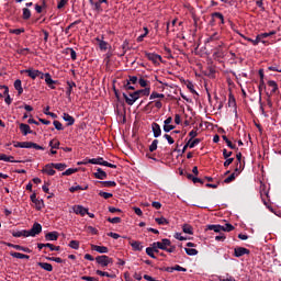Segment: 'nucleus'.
<instances>
[{
  "label": "nucleus",
  "instance_id": "774afa93",
  "mask_svg": "<svg viewBox=\"0 0 281 281\" xmlns=\"http://www.w3.org/2000/svg\"><path fill=\"white\" fill-rule=\"evenodd\" d=\"M81 280H86V281H98V278L94 277H88V276H82Z\"/></svg>",
  "mask_w": 281,
  "mask_h": 281
},
{
  "label": "nucleus",
  "instance_id": "79ce46f5",
  "mask_svg": "<svg viewBox=\"0 0 281 281\" xmlns=\"http://www.w3.org/2000/svg\"><path fill=\"white\" fill-rule=\"evenodd\" d=\"M184 251L188 256H198L199 255V250H196L194 248H184Z\"/></svg>",
  "mask_w": 281,
  "mask_h": 281
},
{
  "label": "nucleus",
  "instance_id": "f03ea898",
  "mask_svg": "<svg viewBox=\"0 0 281 281\" xmlns=\"http://www.w3.org/2000/svg\"><path fill=\"white\" fill-rule=\"evenodd\" d=\"M95 262L100 265V267H109L110 265H113V258L101 255L95 257Z\"/></svg>",
  "mask_w": 281,
  "mask_h": 281
},
{
  "label": "nucleus",
  "instance_id": "f8f14e48",
  "mask_svg": "<svg viewBox=\"0 0 281 281\" xmlns=\"http://www.w3.org/2000/svg\"><path fill=\"white\" fill-rule=\"evenodd\" d=\"M94 179H100L101 181H104V179H108L109 175L106 171H103L102 168H97V171L92 173Z\"/></svg>",
  "mask_w": 281,
  "mask_h": 281
},
{
  "label": "nucleus",
  "instance_id": "423d86ee",
  "mask_svg": "<svg viewBox=\"0 0 281 281\" xmlns=\"http://www.w3.org/2000/svg\"><path fill=\"white\" fill-rule=\"evenodd\" d=\"M146 58H148L151 63H154V65H159V63H162V58L161 55H157L155 53H148V52H144Z\"/></svg>",
  "mask_w": 281,
  "mask_h": 281
},
{
  "label": "nucleus",
  "instance_id": "f704fd0d",
  "mask_svg": "<svg viewBox=\"0 0 281 281\" xmlns=\"http://www.w3.org/2000/svg\"><path fill=\"white\" fill-rule=\"evenodd\" d=\"M155 222H156L158 225H170V222H169L166 217H164V216H161V217H156V218H155Z\"/></svg>",
  "mask_w": 281,
  "mask_h": 281
},
{
  "label": "nucleus",
  "instance_id": "6e6552de",
  "mask_svg": "<svg viewBox=\"0 0 281 281\" xmlns=\"http://www.w3.org/2000/svg\"><path fill=\"white\" fill-rule=\"evenodd\" d=\"M21 74H27L29 78H31L32 80H36L41 76V70L29 68L21 70Z\"/></svg>",
  "mask_w": 281,
  "mask_h": 281
},
{
  "label": "nucleus",
  "instance_id": "bb28decb",
  "mask_svg": "<svg viewBox=\"0 0 281 281\" xmlns=\"http://www.w3.org/2000/svg\"><path fill=\"white\" fill-rule=\"evenodd\" d=\"M130 245L134 249V251H142V249H144V246H142V241L132 240Z\"/></svg>",
  "mask_w": 281,
  "mask_h": 281
},
{
  "label": "nucleus",
  "instance_id": "473e14b6",
  "mask_svg": "<svg viewBox=\"0 0 281 281\" xmlns=\"http://www.w3.org/2000/svg\"><path fill=\"white\" fill-rule=\"evenodd\" d=\"M22 19L24 20V21H29V19H31V16H32V11H30V9H27V8H24V9H22Z\"/></svg>",
  "mask_w": 281,
  "mask_h": 281
},
{
  "label": "nucleus",
  "instance_id": "de8ad7c7",
  "mask_svg": "<svg viewBox=\"0 0 281 281\" xmlns=\"http://www.w3.org/2000/svg\"><path fill=\"white\" fill-rule=\"evenodd\" d=\"M53 166H54L55 170H59L60 172H63V170H65V168H67V165H65L63 162L54 164Z\"/></svg>",
  "mask_w": 281,
  "mask_h": 281
},
{
  "label": "nucleus",
  "instance_id": "c756f323",
  "mask_svg": "<svg viewBox=\"0 0 281 281\" xmlns=\"http://www.w3.org/2000/svg\"><path fill=\"white\" fill-rule=\"evenodd\" d=\"M32 142H15L14 148H31Z\"/></svg>",
  "mask_w": 281,
  "mask_h": 281
},
{
  "label": "nucleus",
  "instance_id": "8fccbe9b",
  "mask_svg": "<svg viewBox=\"0 0 281 281\" xmlns=\"http://www.w3.org/2000/svg\"><path fill=\"white\" fill-rule=\"evenodd\" d=\"M10 256H11L12 258H19L20 260H23V258H25V254L14 252V251H11V252H10Z\"/></svg>",
  "mask_w": 281,
  "mask_h": 281
},
{
  "label": "nucleus",
  "instance_id": "72a5a7b5",
  "mask_svg": "<svg viewBox=\"0 0 281 281\" xmlns=\"http://www.w3.org/2000/svg\"><path fill=\"white\" fill-rule=\"evenodd\" d=\"M97 276H101V278H111L112 280L115 278V274H111L109 272L102 271V270H97L95 271Z\"/></svg>",
  "mask_w": 281,
  "mask_h": 281
},
{
  "label": "nucleus",
  "instance_id": "a211bd4d",
  "mask_svg": "<svg viewBox=\"0 0 281 281\" xmlns=\"http://www.w3.org/2000/svg\"><path fill=\"white\" fill-rule=\"evenodd\" d=\"M102 3H109V0H98L92 4L94 12H102Z\"/></svg>",
  "mask_w": 281,
  "mask_h": 281
},
{
  "label": "nucleus",
  "instance_id": "412c9836",
  "mask_svg": "<svg viewBox=\"0 0 281 281\" xmlns=\"http://www.w3.org/2000/svg\"><path fill=\"white\" fill-rule=\"evenodd\" d=\"M63 120L65 122H67V126H74V124H76V119H74V116L69 115V113H64Z\"/></svg>",
  "mask_w": 281,
  "mask_h": 281
},
{
  "label": "nucleus",
  "instance_id": "7c9ffc66",
  "mask_svg": "<svg viewBox=\"0 0 281 281\" xmlns=\"http://www.w3.org/2000/svg\"><path fill=\"white\" fill-rule=\"evenodd\" d=\"M182 232L184 234H189L190 236H192L194 234V228H192V225H190V224H184L182 226Z\"/></svg>",
  "mask_w": 281,
  "mask_h": 281
},
{
  "label": "nucleus",
  "instance_id": "338daca9",
  "mask_svg": "<svg viewBox=\"0 0 281 281\" xmlns=\"http://www.w3.org/2000/svg\"><path fill=\"white\" fill-rule=\"evenodd\" d=\"M53 124H54L56 131H63L64 130L63 123H60L59 121H54Z\"/></svg>",
  "mask_w": 281,
  "mask_h": 281
},
{
  "label": "nucleus",
  "instance_id": "ea45409f",
  "mask_svg": "<svg viewBox=\"0 0 281 281\" xmlns=\"http://www.w3.org/2000/svg\"><path fill=\"white\" fill-rule=\"evenodd\" d=\"M78 190H89V186H85V187H82V186H76V187H71L70 189H69V192H78Z\"/></svg>",
  "mask_w": 281,
  "mask_h": 281
},
{
  "label": "nucleus",
  "instance_id": "e2e57ef3",
  "mask_svg": "<svg viewBox=\"0 0 281 281\" xmlns=\"http://www.w3.org/2000/svg\"><path fill=\"white\" fill-rule=\"evenodd\" d=\"M263 89H267V85H265V80H260L259 81V87H258V90H259V94L262 95V90Z\"/></svg>",
  "mask_w": 281,
  "mask_h": 281
},
{
  "label": "nucleus",
  "instance_id": "aec40b11",
  "mask_svg": "<svg viewBox=\"0 0 281 281\" xmlns=\"http://www.w3.org/2000/svg\"><path fill=\"white\" fill-rule=\"evenodd\" d=\"M92 251H98V254H109V248L106 246L91 245Z\"/></svg>",
  "mask_w": 281,
  "mask_h": 281
},
{
  "label": "nucleus",
  "instance_id": "393cba45",
  "mask_svg": "<svg viewBox=\"0 0 281 281\" xmlns=\"http://www.w3.org/2000/svg\"><path fill=\"white\" fill-rule=\"evenodd\" d=\"M211 16H212V23H214V19H218L221 21L222 25L225 24V16L223 15V13L214 12L211 14Z\"/></svg>",
  "mask_w": 281,
  "mask_h": 281
},
{
  "label": "nucleus",
  "instance_id": "5701e85b",
  "mask_svg": "<svg viewBox=\"0 0 281 281\" xmlns=\"http://www.w3.org/2000/svg\"><path fill=\"white\" fill-rule=\"evenodd\" d=\"M37 267H41V269H44V271H48V272L54 271V266H52V263L37 262Z\"/></svg>",
  "mask_w": 281,
  "mask_h": 281
},
{
  "label": "nucleus",
  "instance_id": "9d476101",
  "mask_svg": "<svg viewBox=\"0 0 281 281\" xmlns=\"http://www.w3.org/2000/svg\"><path fill=\"white\" fill-rule=\"evenodd\" d=\"M260 196H261L262 203L265 205H269V202L267 201V199H269V191H267L266 184L260 186Z\"/></svg>",
  "mask_w": 281,
  "mask_h": 281
},
{
  "label": "nucleus",
  "instance_id": "603ef678",
  "mask_svg": "<svg viewBox=\"0 0 281 281\" xmlns=\"http://www.w3.org/2000/svg\"><path fill=\"white\" fill-rule=\"evenodd\" d=\"M108 223H112L113 225H117V223H122V217H109Z\"/></svg>",
  "mask_w": 281,
  "mask_h": 281
},
{
  "label": "nucleus",
  "instance_id": "09e8293b",
  "mask_svg": "<svg viewBox=\"0 0 281 281\" xmlns=\"http://www.w3.org/2000/svg\"><path fill=\"white\" fill-rule=\"evenodd\" d=\"M159 144L158 139H154L153 143L149 146V153H155L157 150V145Z\"/></svg>",
  "mask_w": 281,
  "mask_h": 281
},
{
  "label": "nucleus",
  "instance_id": "6e6d98bb",
  "mask_svg": "<svg viewBox=\"0 0 281 281\" xmlns=\"http://www.w3.org/2000/svg\"><path fill=\"white\" fill-rule=\"evenodd\" d=\"M99 196H102L103 199H112L113 193H109V192H104V191H100L99 192Z\"/></svg>",
  "mask_w": 281,
  "mask_h": 281
},
{
  "label": "nucleus",
  "instance_id": "e433bc0d",
  "mask_svg": "<svg viewBox=\"0 0 281 281\" xmlns=\"http://www.w3.org/2000/svg\"><path fill=\"white\" fill-rule=\"evenodd\" d=\"M49 146L52 149L58 150L60 148V142L58 139H53L49 142Z\"/></svg>",
  "mask_w": 281,
  "mask_h": 281
},
{
  "label": "nucleus",
  "instance_id": "4d7b16f0",
  "mask_svg": "<svg viewBox=\"0 0 281 281\" xmlns=\"http://www.w3.org/2000/svg\"><path fill=\"white\" fill-rule=\"evenodd\" d=\"M232 181H236V172H233L229 177L224 180V183H232Z\"/></svg>",
  "mask_w": 281,
  "mask_h": 281
},
{
  "label": "nucleus",
  "instance_id": "69168bd1",
  "mask_svg": "<svg viewBox=\"0 0 281 281\" xmlns=\"http://www.w3.org/2000/svg\"><path fill=\"white\" fill-rule=\"evenodd\" d=\"M212 41H218V33H213V34L206 40V43H212Z\"/></svg>",
  "mask_w": 281,
  "mask_h": 281
},
{
  "label": "nucleus",
  "instance_id": "4468645a",
  "mask_svg": "<svg viewBox=\"0 0 281 281\" xmlns=\"http://www.w3.org/2000/svg\"><path fill=\"white\" fill-rule=\"evenodd\" d=\"M136 98H144V97H148L150 95V87H147L145 89H140V90H136L135 91V94H134Z\"/></svg>",
  "mask_w": 281,
  "mask_h": 281
},
{
  "label": "nucleus",
  "instance_id": "dca6fc26",
  "mask_svg": "<svg viewBox=\"0 0 281 281\" xmlns=\"http://www.w3.org/2000/svg\"><path fill=\"white\" fill-rule=\"evenodd\" d=\"M42 172H45L46 175H48L49 177H54V175H56V170H54V162L52 164H47Z\"/></svg>",
  "mask_w": 281,
  "mask_h": 281
},
{
  "label": "nucleus",
  "instance_id": "a19ab883",
  "mask_svg": "<svg viewBox=\"0 0 281 281\" xmlns=\"http://www.w3.org/2000/svg\"><path fill=\"white\" fill-rule=\"evenodd\" d=\"M14 249H16L18 251H24L25 254H32V249L27 247H23L21 245L14 246Z\"/></svg>",
  "mask_w": 281,
  "mask_h": 281
},
{
  "label": "nucleus",
  "instance_id": "58836bf2",
  "mask_svg": "<svg viewBox=\"0 0 281 281\" xmlns=\"http://www.w3.org/2000/svg\"><path fill=\"white\" fill-rule=\"evenodd\" d=\"M78 171V168H69L66 171H64L61 175L63 177H69L71 175H75V172Z\"/></svg>",
  "mask_w": 281,
  "mask_h": 281
},
{
  "label": "nucleus",
  "instance_id": "c9c22d12",
  "mask_svg": "<svg viewBox=\"0 0 281 281\" xmlns=\"http://www.w3.org/2000/svg\"><path fill=\"white\" fill-rule=\"evenodd\" d=\"M67 85H68V88L66 91V95L69 98L71 95V91H74V87H76V82L68 81Z\"/></svg>",
  "mask_w": 281,
  "mask_h": 281
},
{
  "label": "nucleus",
  "instance_id": "680f3d73",
  "mask_svg": "<svg viewBox=\"0 0 281 281\" xmlns=\"http://www.w3.org/2000/svg\"><path fill=\"white\" fill-rule=\"evenodd\" d=\"M67 54H70L71 60H76L77 54L74 48H67Z\"/></svg>",
  "mask_w": 281,
  "mask_h": 281
},
{
  "label": "nucleus",
  "instance_id": "2f4dec72",
  "mask_svg": "<svg viewBox=\"0 0 281 281\" xmlns=\"http://www.w3.org/2000/svg\"><path fill=\"white\" fill-rule=\"evenodd\" d=\"M14 89L18 90L19 95L23 93V86H22L21 79H16L14 81Z\"/></svg>",
  "mask_w": 281,
  "mask_h": 281
},
{
  "label": "nucleus",
  "instance_id": "4be33fe9",
  "mask_svg": "<svg viewBox=\"0 0 281 281\" xmlns=\"http://www.w3.org/2000/svg\"><path fill=\"white\" fill-rule=\"evenodd\" d=\"M0 161H8L10 164H19V161L14 160V156H8L5 154H0Z\"/></svg>",
  "mask_w": 281,
  "mask_h": 281
},
{
  "label": "nucleus",
  "instance_id": "49530a36",
  "mask_svg": "<svg viewBox=\"0 0 281 281\" xmlns=\"http://www.w3.org/2000/svg\"><path fill=\"white\" fill-rule=\"evenodd\" d=\"M99 48L101 52H106L109 49V43L103 41H100Z\"/></svg>",
  "mask_w": 281,
  "mask_h": 281
},
{
  "label": "nucleus",
  "instance_id": "0eeeda50",
  "mask_svg": "<svg viewBox=\"0 0 281 281\" xmlns=\"http://www.w3.org/2000/svg\"><path fill=\"white\" fill-rule=\"evenodd\" d=\"M170 245H172V241H170V239H168V238H165L161 241L153 243L151 247H158V249L166 251V247H170Z\"/></svg>",
  "mask_w": 281,
  "mask_h": 281
},
{
  "label": "nucleus",
  "instance_id": "052dcab7",
  "mask_svg": "<svg viewBox=\"0 0 281 281\" xmlns=\"http://www.w3.org/2000/svg\"><path fill=\"white\" fill-rule=\"evenodd\" d=\"M222 232H234V225L227 223L223 226Z\"/></svg>",
  "mask_w": 281,
  "mask_h": 281
},
{
  "label": "nucleus",
  "instance_id": "bf43d9fd",
  "mask_svg": "<svg viewBox=\"0 0 281 281\" xmlns=\"http://www.w3.org/2000/svg\"><path fill=\"white\" fill-rule=\"evenodd\" d=\"M138 85H140V87L145 88V89H148V85H149V81L144 79V78H140L138 79Z\"/></svg>",
  "mask_w": 281,
  "mask_h": 281
},
{
  "label": "nucleus",
  "instance_id": "3c124183",
  "mask_svg": "<svg viewBox=\"0 0 281 281\" xmlns=\"http://www.w3.org/2000/svg\"><path fill=\"white\" fill-rule=\"evenodd\" d=\"M71 249H80V241L71 240L68 245Z\"/></svg>",
  "mask_w": 281,
  "mask_h": 281
},
{
  "label": "nucleus",
  "instance_id": "0e129e2a",
  "mask_svg": "<svg viewBox=\"0 0 281 281\" xmlns=\"http://www.w3.org/2000/svg\"><path fill=\"white\" fill-rule=\"evenodd\" d=\"M87 233H88V234H92V236H97L98 231H97V228L93 227V226H88Z\"/></svg>",
  "mask_w": 281,
  "mask_h": 281
},
{
  "label": "nucleus",
  "instance_id": "7ed1b4c3",
  "mask_svg": "<svg viewBox=\"0 0 281 281\" xmlns=\"http://www.w3.org/2000/svg\"><path fill=\"white\" fill-rule=\"evenodd\" d=\"M123 98L126 102V104H128V106H133V104H135V102H137L138 97L135 95V91L134 92H123Z\"/></svg>",
  "mask_w": 281,
  "mask_h": 281
},
{
  "label": "nucleus",
  "instance_id": "ddd939ff",
  "mask_svg": "<svg viewBox=\"0 0 281 281\" xmlns=\"http://www.w3.org/2000/svg\"><path fill=\"white\" fill-rule=\"evenodd\" d=\"M45 82L49 89H56V86L54 85H58V81L52 79V75H49V72L45 74Z\"/></svg>",
  "mask_w": 281,
  "mask_h": 281
},
{
  "label": "nucleus",
  "instance_id": "f3484780",
  "mask_svg": "<svg viewBox=\"0 0 281 281\" xmlns=\"http://www.w3.org/2000/svg\"><path fill=\"white\" fill-rule=\"evenodd\" d=\"M268 87H271V93L269 94V92H267V97L271 98L273 95V93H278V82L273 81V80H269L268 81Z\"/></svg>",
  "mask_w": 281,
  "mask_h": 281
},
{
  "label": "nucleus",
  "instance_id": "864d4df0",
  "mask_svg": "<svg viewBox=\"0 0 281 281\" xmlns=\"http://www.w3.org/2000/svg\"><path fill=\"white\" fill-rule=\"evenodd\" d=\"M144 31H145V33L142 34V35H139V36L136 38L137 43H142V41H144V38H146V36H148V27H144Z\"/></svg>",
  "mask_w": 281,
  "mask_h": 281
},
{
  "label": "nucleus",
  "instance_id": "37998d69",
  "mask_svg": "<svg viewBox=\"0 0 281 281\" xmlns=\"http://www.w3.org/2000/svg\"><path fill=\"white\" fill-rule=\"evenodd\" d=\"M125 82H130V85H137L139 82V79L137 76H130L128 79L125 80Z\"/></svg>",
  "mask_w": 281,
  "mask_h": 281
},
{
  "label": "nucleus",
  "instance_id": "13d9d810",
  "mask_svg": "<svg viewBox=\"0 0 281 281\" xmlns=\"http://www.w3.org/2000/svg\"><path fill=\"white\" fill-rule=\"evenodd\" d=\"M146 254H147V256H149V258H153L154 260L157 258V257L155 256V251L153 250L151 247H147V248H146Z\"/></svg>",
  "mask_w": 281,
  "mask_h": 281
},
{
  "label": "nucleus",
  "instance_id": "cd10ccee",
  "mask_svg": "<svg viewBox=\"0 0 281 281\" xmlns=\"http://www.w3.org/2000/svg\"><path fill=\"white\" fill-rule=\"evenodd\" d=\"M97 183H100L101 188H115L117 186L116 181H98Z\"/></svg>",
  "mask_w": 281,
  "mask_h": 281
},
{
  "label": "nucleus",
  "instance_id": "b1692460",
  "mask_svg": "<svg viewBox=\"0 0 281 281\" xmlns=\"http://www.w3.org/2000/svg\"><path fill=\"white\" fill-rule=\"evenodd\" d=\"M206 229H209L210 232H215L216 234H221V232H223V226L222 225H207Z\"/></svg>",
  "mask_w": 281,
  "mask_h": 281
},
{
  "label": "nucleus",
  "instance_id": "20e7f679",
  "mask_svg": "<svg viewBox=\"0 0 281 281\" xmlns=\"http://www.w3.org/2000/svg\"><path fill=\"white\" fill-rule=\"evenodd\" d=\"M30 199L32 203H34L35 210H37V212H41V210L45 207V201H43V199H37L36 193L31 194Z\"/></svg>",
  "mask_w": 281,
  "mask_h": 281
},
{
  "label": "nucleus",
  "instance_id": "6ab92c4d",
  "mask_svg": "<svg viewBox=\"0 0 281 281\" xmlns=\"http://www.w3.org/2000/svg\"><path fill=\"white\" fill-rule=\"evenodd\" d=\"M151 131L154 133V137H161V126L158 123L151 124Z\"/></svg>",
  "mask_w": 281,
  "mask_h": 281
},
{
  "label": "nucleus",
  "instance_id": "39448f33",
  "mask_svg": "<svg viewBox=\"0 0 281 281\" xmlns=\"http://www.w3.org/2000/svg\"><path fill=\"white\" fill-rule=\"evenodd\" d=\"M276 35V31H271L269 33H261L256 36L254 45L257 46L259 43H267L265 38H269V36Z\"/></svg>",
  "mask_w": 281,
  "mask_h": 281
},
{
  "label": "nucleus",
  "instance_id": "c03bdc74",
  "mask_svg": "<svg viewBox=\"0 0 281 281\" xmlns=\"http://www.w3.org/2000/svg\"><path fill=\"white\" fill-rule=\"evenodd\" d=\"M133 83H131V81H124L123 82V87L124 89H126V91H135V87L132 86Z\"/></svg>",
  "mask_w": 281,
  "mask_h": 281
},
{
  "label": "nucleus",
  "instance_id": "c85d7f7f",
  "mask_svg": "<svg viewBox=\"0 0 281 281\" xmlns=\"http://www.w3.org/2000/svg\"><path fill=\"white\" fill-rule=\"evenodd\" d=\"M58 232L54 231L45 235V240H58Z\"/></svg>",
  "mask_w": 281,
  "mask_h": 281
},
{
  "label": "nucleus",
  "instance_id": "9b49d317",
  "mask_svg": "<svg viewBox=\"0 0 281 281\" xmlns=\"http://www.w3.org/2000/svg\"><path fill=\"white\" fill-rule=\"evenodd\" d=\"M41 232H43V226L38 223H34L32 228L30 229V235L32 237L38 236V234H41Z\"/></svg>",
  "mask_w": 281,
  "mask_h": 281
},
{
  "label": "nucleus",
  "instance_id": "1a4fd4ad",
  "mask_svg": "<svg viewBox=\"0 0 281 281\" xmlns=\"http://www.w3.org/2000/svg\"><path fill=\"white\" fill-rule=\"evenodd\" d=\"M251 251L245 247H237L234 249L235 258H243V256H249Z\"/></svg>",
  "mask_w": 281,
  "mask_h": 281
},
{
  "label": "nucleus",
  "instance_id": "f257e3e1",
  "mask_svg": "<svg viewBox=\"0 0 281 281\" xmlns=\"http://www.w3.org/2000/svg\"><path fill=\"white\" fill-rule=\"evenodd\" d=\"M88 164H93L94 166H105L106 168H113V169L117 168V165L105 161L104 158L102 157L88 159Z\"/></svg>",
  "mask_w": 281,
  "mask_h": 281
},
{
  "label": "nucleus",
  "instance_id": "5fc2aeb1",
  "mask_svg": "<svg viewBox=\"0 0 281 281\" xmlns=\"http://www.w3.org/2000/svg\"><path fill=\"white\" fill-rule=\"evenodd\" d=\"M46 247L50 250V251H60V246H55L54 244H46Z\"/></svg>",
  "mask_w": 281,
  "mask_h": 281
},
{
  "label": "nucleus",
  "instance_id": "2eb2a0df",
  "mask_svg": "<svg viewBox=\"0 0 281 281\" xmlns=\"http://www.w3.org/2000/svg\"><path fill=\"white\" fill-rule=\"evenodd\" d=\"M20 131H21L22 135H24V136L34 135V131H32L31 127L25 123L20 124Z\"/></svg>",
  "mask_w": 281,
  "mask_h": 281
},
{
  "label": "nucleus",
  "instance_id": "4c0bfd02",
  "mask_svg": "<svg viewBox=\"0 0 281 281\" xmlns=\"http://www.w3.org/2000/svg\"><path fill=\"white\" fill-rule=\"evenodd\" d=\"M80 23H82V20H77V21L70 23V24L65 29V34H69V30H71V27H74L75 25H80Z\"/></svg>",
  "mask_w": 281,
  "mask_h": 281
},
{
  "label": "nucleus",
  "instance_id": "a18cd8bd",
  "mask_svg": "<svg viewBox=\"0 0 281 281\" xmlns=\"http://www.w3.org/2000/svg\"><path fill=\"white\" fill-rule=\"evenodd\" d=\"M157 98L164 99V98H166V95L164 93H159V92L154 91V92H151V94L149 97V100H155Z\"/></svg>",
  "mask_w": 281,
  "mask_h": 281
},
{
  "label": "nucleus",
  "instance_id": "a878e982",
  "mask_svg": "<svg viewBox=\"0 0 281 281\" xmlns=\"http://www.w3.org/2000/svg\"><path fill=\"white\" fill-rule=\"evenodd\" d=\"M74 212H75V214H79L80 216H85L87 214L88 210L85 209V206H82V205H77V206L74 207Z\"/></svg>",
  "mask_w": 281,
  "mask_h": 281
}]
</instances>
